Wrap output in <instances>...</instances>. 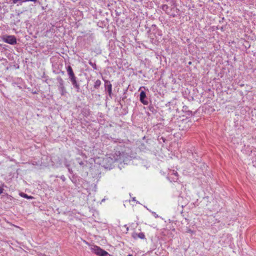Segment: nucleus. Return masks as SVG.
<instances>
[{
  "label": "nucleus",
  "mask_w": 256,
  "mask_h": 256,
  "mask_svg": "<svg viewBox=\"0 0 256 256\" xmlns=\"http://www.w3.org/2000/svg\"><path fill=\"white\" fill-rule=\"evenodd\" d=\"M168 4L162 5L161 8L166 13L172 17H174L178 14L179 10L176 8V2L174 0H168Z\"/></svg>",
  "instance_id": "obj_1"
},
{
  "label": "nucleus",
  "mask_w": 256,
  "mask_h": 256,
  "mask_svg": "<svg viewBox=\"0 0 256 256\" xmlns=\"http://www.w3.org/2000/svg\"><path fill=\"white\" fill-rule=\"evenodd\" d=\"M67 72L69 78L74 86L76 89L77 92H79L80 90V86L76 80V78L74 75L73 70L70 66H68L67 68Z\"/></svg>",
  "instance_id": "obj_2"
},
{
  "label": "nucleus",
  "mask_w": 256,
  "mask_h": 256,
  "mask_svg": "<svg viewBox=\"0 0 256 256\" xmlns=\"http://www.w3.org/2000/svg\"><path fill=\"white\" fill-rule=\"evenodd\" d=\"M91 250L92 252L99 256H108V254L107 252L96 246H92L91 248Z\"/></svg>",
  "instance_id": "obj_3"
},
{
  "label": "nucleus",
  "mask_w": 256,
  "mask_h": 256,
  "mask_svg": "<svg viewBox=\"0 0 256 256\" xmlns=\"http://www.w3.org/2000/svg\"><path fill=\"white\" fill-rule=\"evenodd\" d=\"M58 84V88L59 92H60L62 96L64 95L66 92L64 87V82L62 78L60 76H58L56 78Z\"/></svg>",
  "instance_id": "obj_4"
},
{
  "label": "nucleus",
  "mask_w": 256,
  "mask_h": 256,
  "mask_svg": "<svg viewBox=\"0 0 256 256\" xmlns=\"http://www.w3.org/2000/svg\"><path fill=\"white\" fill-rule=\"evenodd\" d=\"M168 178L170 182H176L178 180V172L174 170H170V172L168 174Z\"/></svg>",
  "instance_id": "obj_5"
},
{
  "label": "nucleus",
  "mask_w": 256,
  "mask_h": 256,
  "mask_svg": "<svg viewBox=\"0 0 256 256\" xmlns=\"http://www.w3.org/2000/svg\"><path fill=\"white\" fill-rule=\"evenodd\" d=\"M4 41L10 44H14L16 43V40L14 36H6L4 38Z\"/></svg>",
  "instance_id": "obj_6"
},
{
  "label": "nucleus",
  "mask_w": 256,
  "mask_h": 256,
  "mask_svg": "<svg viewBox=\"0 0 256 256\" xmlns=\"http://www.w3.org/2000/svg\"><path fill=\"white\" fill-rule=\"evenodd\" d=\"M104 88L105 90H106L110 98L112 97V84H110V81L104 80Z\"/></svg>",
  "instance_id": "obj_7"
},
{
  "label": "nucleus",
  "mask_w": 256,
  "mask_h": 256,
  "mask_svg": "<svg viewBox=\"0 0 256 256\" xmlns=\"http://www.w3.org/2000/svg\"><path fill=\"white\" fill-rule=\"evenodd\" d=\"M146 98V92L144 91H142L140 94V100L144 104L146 105L148 104V101L145 100Z\"/></svg>",
  "instance_id": "obj_8"
},
{
  "label": "nucleus",
  "mask_w": 256,
  "mask_h": 256,
  "mask_svg": "<svg viewBox=\"0 0 256 256\" xmlns=\"http://www.w3.org/2000/svg\"><path fill=\"white\" fill-rule=\"evenodd\" d=\"M132 236L134 239L140 238V239L144 240L146 238L144 232H140L138 234L134 233L132 235Z\"/></svg>",
  "instance_id": "obj_9"
},
{
  "label": "nucleus",
  "mask_w": 256,
  "mask_h": 256,
  "mask_svg": "<svg viewBox=\"0 0 256 256\" xmlns=\"http://www.w3.org/2000/svg\"><path fill=\"white\" fill-rule=\"evenodd\" d=\"M36 2V0H12V3L14 4H17L18 6L21 5L22 2Z\"/></svg>",
  "instance_id": "obj_10"
},
{
  "label": "nucleus",
  "mask_w": 256,
  "mask_h": 256,
  "mask_svg": "<svg viewBox=\"0 0 256 256\" xmlns=\"http://www.w3.org/2000/svg\"><path fill=\"white\" fill-rule=\"evenodd\" d=\"M101 84V81L100 80H97L94 84V88L96 89H98L99 88Z\"/></svg>",
  "instance_id": "obj_11"
},
{
  "label": "nucleus",
  "mask_w": 256,
  "mask_h": 256,
  "mask_svg": "<svg viewBox=\"0 0 256 256\" xmlns=\"http://www.w3.org/2000/svg\"><path fill=\"white\" fill-rule=\"evenodd\" d=\"M20 196L23 197V198H28V199H32L33 198V197L32 196H28L26 194H24V193H22L21 194Z\"/></svg>",
  "instance_id": "obj_12"
},
{
  "label": "nucleus",
  "mask_w": 256,
  "mask_h": 256,
  "mask_svg": "<svg viewBox=\"0 0 256 256\" xmlns=\"http://www.w3.org/2000/svg\"><path fill=\"white\" fill-rule=\"evenodd\" d=\"M88 63L94 70H97L96 64L94 62L90 61Z\"/></svg>",
  "instance_id": "obj_13"
},
{
  "label": "nucleus",
  "mask_w": 256,
  "mask_h": 256,
  "mask_svg": "<svg viewBox=\"0 0 256 256\" xmlns=\"http://www.w3.org/2000/svg\"><path fill=\"white\" fill-rule=\"evenodd\" d=\"M152 214H153V216L156 218H157L158 217V215L155 212H152Z\"/></svg>",
  "instance_id": "obj_14"
},
{
  "label": "nucleus",
  "mask_w": 256,
  "mask_h": 256,
  "mask_svg": "<svg viewBox=\"0 0 256 256\" xmlns=\"http://www.w3.org/2000/svg\"><path fill=\"white\" fill-rule=\"evenodd\" d=\"M156 31L158 32V35L159 36H162V32L159 31L158 30H156Z\"/></svg>",
  "instance_id": "obj_15"
},
{
  "label": "nucleus",
  "mask_w": 256,
  "mask_h": 256,
  "mask_svg": "<svg viewBox=\"0 0 256 256\" xmlns=\"http://www.w3.org/2000/svg\"><path fill=\"white\" fill-rule=\"evenodd\" d=\"M60 178L63 180L64 181L66 180V178L64 176H60Z\"/></svg>",
  "instance_id": "obj_16"
},
{
  "label": "nucleus",
  "mask_w": 256,
  "mask_h": 256,
  "mask_svg": "<svg viewBox=\"0 0 256 256\" xmlns=\"http://www.w3.org/2000/svg\"><path fill=\"white\" fill-rule=\"evenodd\" d=\"M3 190V188L0 186V194L2 193Z\"/></svg>",
  "instance_id": "obj_17"
},
{
  "label": "nucleus",
  "mask_w": 256,
  "mask_h": 256,
  "mask_svg": "<svg viewBox=\"0 0 256 256\" xmlns=\"http://www.w3.org/2000/svg\"><path fill=\"white\" fill-rule=\"evenodd\" d=\"M150 36L152 39L154 40V38H152V33L150 34Z\"/></svg>",
  "instance_id": "obj_18"
},
{
  "label": "nucleus",
  "mask_w": 256,
  "mask_h": 256,
  "mask_svg": "<svg viewBox=\"0 0 256 256\" xmlns=\"http://www.w3.org/2000/svg\"><path fill=\"white\" fill-rule=\"evenodd\" d=\"M132 200L134 202H136V198L134 197L132 198Z\"/></svg>",
  "instance_id": "obj_19"
},
{
  "label": "nucleus",
  "mask_w": 256,
  "mask_h": 256,
  "mask_svg": "<svg viewBox=\"0 0 256 256\" xmlns=\"http://www.w3.org/2000/svg\"><path fill=\"white\" fill-rule=\"evenodd\" d=\"M68 171H69L70 173H72V170H71L69 168H68Z\"/></svg>",
  "instance_id": "obj_20"
},
{
  "label": "nucleus",
  "mask_w": 256,
  "mask_h": 256,
  "mask_svg": "<svg viewBox=\"0 0 256 256\" xmlns=\"http://www.w3.org/2000/svg\"><path fill=\"white\" fill-rule=\"evenodd\" d=\"M84 164V162H80V165H82Z\"/></svg>",
  "instance_id": "obj_21"
},
{
  "label": "nucleus",
  "mask_w": 256,
  "mask_h": 256,
  "mask_svg": "<svg viewBox=\"0 0 256 256\" xmlns=\"http://www.w3.org/2000/svg\"><path fill=\"white\" fill-rule=\"evenodd\" d=\"M147 210H148L149 212H150V210H148V208H147Z\"/></svg>",
  "instance_id": "obj_22"
},
{
  "label": "nucleus",
  "mask_w": 256,
  "mask_h": 256,
  "mask_svg": "<svg viewBox=\"0 0 256 256\" xmlns=\"http://www.w3.org/2000/svg\"><path fill=\"white\" fill-rule=\"evenodd\" d=\"M147 210H148L149 212H150V210H148V208H147Z\"/></svg>",
  "instance_id": "obj_23"
},
{
  "label": "nucleus",
  "mask_w": 256,
  "mask_h": 256,
  "mask_svg": "<svg viewBox=\"0 0 256 256\" xmlns=\"http://www.w3.org/2000/svg\"><path fill=\"white\" fill-rule=\"evenodd\" d=\"M147 210H148L149 212H150V210H148V208H147Z\"/></svg>",
  "instance_id": "obj_24"
},
{
  "label": "nucleus",
  "mask_w": 256,
  "mask_h": 256,
  "mask_svg": "<svg viewBox=\"0 0 256 256\" xmlns=\"http://www.w3.org/2000/svg\"><path fill=\"white\" fill-rule=\"evenodd\" d=\"M128 256H132V255H131V254H128Z\"/></svg>",
  "instance_id": "obj_25"
}]
</instances>
